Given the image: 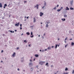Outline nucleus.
Listing matches in <instances>:
<instances>
[{"mask_svg": "<svg viewBox=\"0 0 74 74\" xmlns=\"http://www.w3.org/2000/svg\"><path fill=\"white\" fill-rule=\"evenodd\" d=\"M45 63V62H43V61H40L39 62V64H41V65H43L44 64V63Z\"/></svg>", "mask_w": 74, "mask_h": 74, "instance_id": "1", "label": "nucleus"}, {"mask_svg": "<svg viewBox=\"0 0 74 74\" xmlns=\"http://www.w3.org/2000/svg\"><path fill=\"white\" fill-rule=\"evenodd\" d=\"M29 66L31 67L33 66V63L32 62H29Z\"/></svg>", "mask_w": 74, "mask_h": 74, "instance_id": "2", "label": "nucleus"}, {"mask_svg": "<svg viewBox=\"0 0 74 74\" xmlns=\"http://www.w3.org/2000/svg\"><path fill=\"white\" fill-rule=\"evenodd\" d=\"M46 22L47 23L46 25V27H48V26H49V25H48V24H49V23H50V22L47 21Z\"/></svg>", "mask_w": 74, "mask_h": 74, "instance_id": "3", "label": "nucleus"}, {"mask_svg": "<svg viewBox=\"0 0 74 74\" xmlns=\"http://www.w3.org/2000/svg\"><path fill=\"white\" fill-rule=\"evenodd\" d=\"M73 0H72L70 1V5L71 6H72V5H73Z\"/></svg>", "mask_w": 74, "mask_h": 74, "instance_id": "4", "label": "nucleus"}, {"mask_svg": "<svg viewBox=\"0 0 74 74\" xmlns=\"http://www.w3.org/2000/svg\"><path fill=\"white\" fill-rule=\"evenodd\" d=\"M31 35H32V36H30V37H31V38H33L34 37V35L33 34V32H31Z\"/></svg>", "mask_w": 74, "mask_h": 74, "instance_id": "5", "label": "nucleus"}, {"mask_svg": "<svg viewBox=\"0 0 74 74\" xmlns=\"http://www.w3.org/2000/svg\"><path fill=\"white\" fill-rule=\"evenodd\" d=\"M16 23V24H15V26L18 27L19 25V23Z\"/></svg>", "mask_w": 74, "mask_h": 74, "instance_id": "6", "label": "nucleus"}, {"mask_svg": "<svg viewBox=\"0 0 74 74\" xmlns=\"http://www.w3.org/2000/svg\"><path fill=\"white\" fill-rule=\"evenodd\" d=\"M39 6V5H38V4H37L35 6H34V8H36V7L37 9H38V6Z\"/></svg>", "mask_w": 74, "mask_h": 74, "instance_id": "7", "label": "nucleus"}, {"mask_svg": "<svg viewBox=\"0 0 74 74\" xmlns=\"http://www.w3.org/2000/svg\"><path fill=\"white\" fill-rule=\"evenodd\" d=\"M40 16H42V15H44V13L42 12H40Z\"/></svg>", "mask_w": 74, "mask_h": 74, "instance_id": "8", "label": "nucleus"}, {"mask_svg": "<svg viewBox=\"0 0 74 74\" xmlns=\"http://www.w3.org/2000/svg\"><path fill=\"white\" fill-rule=\"evenodd\" d=\"M21 59H23L22 60H21V62H22V63H23V62L24 61V57H23L22 58H21Z\"/></svg>", "mask_w": 74, "mask_h": 74, "instance_id": "9", "label": "nucleus"}, {"mask_svg": "<svg viewBox=\"0 0 74 74\" xmlns=\"http://www.w3.org/2000/svg\"><path fill=\"white\" fill-rule=\"evenodd\" d=\"M15 54H16V53H15V52L13 53V54L12 55V56H13V57L15 56Z\"/></svg>", "mask_w": 74, "mask_h": 74, "instance_id": "10", "label": "nucleus"}, {"mask_svg": "<svg viewBox=\"0 0 74 74\" xmlns=\"http://www.w3.org/2000/svg\"><path fill=\"white\" fill-rule=\"evenodd\" d=\"M69 9H69V8L68 7H66V9H65V10H69Z\"/></svg>", "mask_w": 74, "mask_h": 74, "instance_id": "11", "label": "nucleus"}, {"mask_svg": "<svg viewBox=\"0 0 74 74\" xmlns=\"http://www.w3.org/2000/svg\"><path fill=\"white\" fill-rule=\"evenodd\" d=\"M36 22V18H34V22Z\"/></svg>", "mask_w": 74, "mask_h": 74, "instance_id": "12", "label": "nucleus"}, {"mask_svg": "<svg viewBox=\"0 0 74 74\" xmlns=\"http://www.w3.org/2000/svg\"><path fill=\"white\" fill-rule=\"evenodd\" d=\"M33 69H34V68H31L30 69V70L31 71H33Z\"/></svg>", "mask_w": 74, "mask_h": 74, "instance_id": "13", "label": "nucleus"}, {"mask_svg": "<svg viewBox=\"0 0 74 74\" xmlns=\"http://www.w3.org/2000/svg\"><path fill=\"white\" fill-rule=\"evenodd\" d=\"M61 20L63 22L64 21H66V19H65V18H62L61 19Z\"/></svg>", "mask_w": 74, "mask_h": 74, "instance_id": "14", "label": "nucleus"}, {"mask_svg": "<svg viewBox=\"0 0 74 74\" xmlns=\"http://www.w3.org/2000/svg\"><path fill=\"white\" fill-rule=\"evenodd\" d=\"M0 8H2V7H3V6H2V4H1V3H0Z\"/></svg>", "mask_w": 74, "mask_h": 74, "instance_id": "15", "label": "nucleus"}, {"mask_svg": "<svg viewBox=\"0 0 74 74\" xmlns=\"http://www.w3.org/2000/svg\"><path fill=\"white\" fill-rule=\"evenodd\" d=\"M35 56L36 58H37V57H38V54H35Z\"/></svg>", "mask_w": 74, "mask_h": 74, "instance_id": "16", "label": "nucleus"}, {"mask_svg": "<svg viewBox=\"0 0 74 74\" xmlns=\"http://www.w3.org/2000/svg\"><path fill=\"white\" fill-rule=\"evenodd\" d=\"M47 49L48 50H50V49H51V47H49L47 48Z\"/></svg>", "mask_w": 74, "mask_h": 74, "instance_id": "17", "label": "nucleus"}, {"mask_svg": "<svg viewBox=\"0 0 74 74\" xmlns=\"http://www.w3.org/2000/svg\"><path fill=\"white\" fill-rule=\"evenodd\" d=\"M46 66H47V67H49V65H48V63L47 62L46 64H45Z\"/></svg>", "mask_w": 74, "mask_h": 74, "instance_id": "18", "label": "nucleus"}, {"mask_svg": "<svg viewBox=\"0 0 74 74\" xmlns=\"http://www.w3.org/2000/svg\"><path fill=\"white\" fill-rule=\"evenodd\" d=\"M26 34H27V36H29L30 35V33L29 32H27L26 33Z\"/></svg>", "mask_w": 74, "mask_h": 74, "instance_id": "19", "label": "nucleus"}, {"mask_svg": "<svg viewBox=\"0 0 74 74\" xmlns=\"http://www.w3.org/2000/svg\"><path fill=\"white\" fill-rule=\"evenodd\" d=\"M71 32H72V31H71V30H70L69 31V34H71Z\"/></svg>", "mask_w": 74, "mask_h": 74, "instance_id": "20", "label": "nucleus"}, {"mask_svg": "<svg viewBox=\"0 0 74 74\" xmlns=\"http://www.w3.org/2000/svg\"><path fill=\"white\" fill-rule=\"evenodd\" d=\"M44 2H45V3H44V5L45 6H46V5H47V3H46V2H45V1H44Z\"/></svg>", "mask_w": 74, "mask_h": 74, "instance_id": "21", "label": "nucleus"}, {"mask_svg": "<svg viewBox=\"0 0 74 74\" xmlns=\"http://www.w3.org/2000/svg\"><path fill=\"white\" fill-rule=\"evenodd\" d=\"M70 9L71 10H74V8H73L72 7L70 8Z\"/></svg>", "mask_w": 74, "mask_h": 74, "instance_id": "22", "label": "nucleus"}, {"mask_svg": "<svg viewBox=\"0 0 74 74\" xmlns=\"http://www.w3.org/2000/svg\"><path fill=\"white\" fill-rule=\"evenodd\" d=\"M63 8L62 7H61V8L60 9V10H62L63 9Z\"/></svg>", "mask_w": 74, "mask_h": 74, "instance_id": "23", "label": "nucleus"}, {"mask_svg": "<svg viewBox=\"0 0 74 74\" xmlns=\"http://www.w3.org/2000/svg\"><path fill=\"white\" fill-rule=\"evenodd\" d=\"M71 45L73 46L74 45V43L73 42H72L71 43Z\"/></svg>", "mask_w": 74, "mask_h": 74, "instance_id": "24", "label": "nucleus"}, {"mask_svg": "<svg viewBox=\"0 0 74 74\" xmlns=\"http://www.w3.org/2000/svg\"><path fill=\"white\" fill-rule=\"evenodd\" d=\"M68 70V68H66L65 69V71H67Z\"/></svg>", "mask_w": 74, "mask_h": 74, "instance_id": "25", "label": "nucleus"}, {"mask_svg": "<svg viewBox=\"0 0 74 74\" xmlns=\"http://www.w3.org/2000/svg\"><path fill=\"white\" fill-rule=\"evenodd\" d=\"M58 47V45H56L55 48L56 49L57 48V47Z\"/></svg>", "mask_w": 74, "mask_h": 74, "instance_id": "26", "label": "nucleus"}, {"mask_svg": "<svg viewBox=\"0 0 74 74\" xmlns=\"http://www.w3.org/2000/svg\"><path fill=\"white\" fill-rule=\"evenodd\" d=\"M67 17V15L65 14L64 15V17Z\"/></svg>", "mask_w": 74, "mask_h": 74, "instance_id": "27", "label": "nucleus"}, {"mask_svg": "<svg viewBox=\"0 0 74 74\" xmlns=\"http://www.w3.org/2000/svg\"><path fill=\"white\" fill-rule=\"evenodd\" d=\"M60 11H61V10H60V9H58L57 10L58 12H59Z\"/></svg>", "mask_w": 74, "mask_h": 74, "instance_id": "28", "label": "nucleus"}, {"mask_svg": "<svg viewBox=\"0 0 74 74\" xmlns=\"http://www.w3.org/2000/svg\"><path fill=\"white\" fill-rule=\"evenodd\" d=\"M24 42L26 43L27 42V41H26V40H25L24 41Z\"/></svg>", "mask_w": 74, "mask_h": 74, "instance_id": "29", "label": "nucleus"}, {"mask_svg": "<svg viewBox=\"0 0 74 74\" xmlns=\"http://www.w3.org/2000/svg\"><path fill=\"white\" fill-rule=\"evenodd\" d=\"M4 6H5V7H7V4L5 3L4 5Z\"/></svg>", "mask_w": 74, "mask_h": 74, "instance_id": "30", "label": "nucleus"}, {"mask_svg": "<svg viewBox=\"0 0 74 74\" xmlns=\"http://www.w3.org/2000/svg\"><path fill=\"white\" fill-rule=\"evenodd\" d=\"M68 73H65L64 72L63 74H67Z\"/></svg>", "mask_w": 74, "mask_h": 74, "instance_id": "31", "label": "nucleus"}, {"mask_svg": "<svg viewBox=\"0 0 74 74\" xmlns=\"http://www.w3.org/2000/svg\"><path fill=\"white\" fill-rule=\"evenodd\" d=\"M67 46V45H65V48H66Z\"/></svg>", "mask_w": 74, "mask_h": 74, "instance_id": "32", "label": "nucleus"}, {"mask_svg": "<svg viewBox=\"0 0 74 74\" xmlns=\"http://www.w3.org/2000/svg\"><path fill=\"white\" fill-rule=\"evenodd\" d=\"M34 27V25L33 26H30V27Z\"/></svg>", "mask_w": 74, "mask_h": 74, "instance_id": "33", "label": "nucleus"}, {"mask_svg": "<svg viewBox=\"0 0 74 74\" xmlns=\"http://www.w3.org/2000/svg\"><path fill=\"white\" fill-rule=\"evenodd\" d=\"M9 32H10V33H12V31H10V30H9Z\"/></svg>", "mask_w": 74, "mask_h": 74, "instance_id": "34", "label": "nucleus"}, {"mask_svg": "<svg viewBox=\"0 0 74 74\" xmlns=\"http://www.w3.org/2000/svg\"><path fill=\"white\" fill-rule=\"evenodd\" d=\"M67 37H66V38L65 39V40L66 41V40H67Z\"/></svg>", "mask_w": 74, "mask_h": 74, "instance_id": "35", "label": "nucleus"}, {"mask_svg": "<svg viewBox=\"0 0 74 74\" xmlns=\"http://www.w3.org/2000/svg\"><path fill=\"white\" fill-rule=\"evenodd\" d=\"M30 62H33V60H31V59H30L29 60Z\"/></svg>", "mask_w": 74, "mask_h": 74, "instance_id": "36", "label": "nucleus"}, {"mask_svg": "<svg viewBox=\"0 0 74 74\" xmlns=\"http://www.w3.org/2000/svg\"><path fill=\"white\" fill-rule=\"evenodd\" d=\"M72 73H73V74H74V70H73V72H72Z\"/></svg>", "mask_w": 74, "mask_h": 74, "instance_id": "37", "label": "nucleus"}, {"mask_svg": "<svg viewBox=\"0 0 74 74\" xmlns=\"http://www.w3.org/2000/svg\"><path fill=\"white\" fill-rule=\"evenodd\" d=\"M22 24H20V27H22Z\"/></svg>", "mask_w": 74, "mask_h": 74, "instance_id": "38", "label": "nucleus"}, {"mask_svg": "<svg viewBox=\"0 0 74 74\" xmlns=\"http://www.w3.org/2000/svg\"><path fill=\"white\" fill-rule=\"evenodd\" d=\"M22 27H20V30H22Z\"/></svg>", "mask_w": 74, "mask_h": 74, "instance_id": "39", "label": "nucleus"}, {"mask_svg": "<svg viewBox=\"0 0 74 74\" xmlns=\"http://www.w3.org/2000/svg\"><path fill=\"white\" fill-rule=\"evenodd\" d=\"M3 52H4V51L3 50H2L1 51V53H3Z\"/></svg>", "mask_w": 74, "mask_h": 74, "instance_id": "40", "label": "nucleus"}, {"mask_svg": "<svg viewBox=\"0 0 74 74\" xmlns=\"http://www.w3.org/2000/svg\"><path fill=\"white\" fill-rule=\"evenodd\" d=\"M73 40V39L72 38H71L70 39H69V40Z\"/></svg>", "mask_w": 74, "mask_h": 74, "instance_id": "41", "label": "nucleus"}, {"mask_svg": "<svg viewBox=\"0 0 74 74\" xmlns=\"http://www.w3.org/2000/svg\"><path fill=\"white\" fill-rule=\"evenodd\" d=\"M19 49V47H17V49Z\"/></svg>", "mask_w": 74, "mask_h": 74, "instance_id": "42", "label": "nucleus"}, {"mask_svg": "<svg viewBox=\"0 0 74 74\" xmlns=\"http://www.w3.org/2000/svg\"><path fill=\"white\" fill-rule=\"evenodd\" d=\"M56 7H55V8H53L54 10H56Z\"/></svg>", "mask_w": 74, "mask_h": 74, "instance_id": "43", "label": "nucleus"}, {"mask_svg": "<svg viewBox=\"0 0 74 74\" xmlns=\"http://www.w3.org/2000/svg\"><path fill=\"white\" fill-rule=\"evenodd\" d=\"M59 5H57V7H59Z\"/></svg>", "mask_w": 74, "mask_h": 74, "instance_id": "44", "label": "nucleus"}, {"mask_svg": "<svg viewBox=\"0 0 74 74\" xmlns=\"http://www.w3.org/2000/svg\"><path fill=\"white\" fill-rule=\"evenodd\" d=\"M54 47V46H52V47H51V48H53Z\"/></svg>", "mask_w": 74, "mask_h": 74, "instance_id": "45", "label": "nucleus"}, {"mask_svg": "<svg viewBox=\"0 0 74 74\" xmlns=\"http://www.w3.org/2000/svg\"><path fill=\"white\" fill-rule=\"evenodd\" d=\"M44 7H45V6H43V7H42V9L44 8Z\"/></svg>", "mask_w": 74, "mask_h": 74, "instance_id": "46", "label": "nucleus"}, {"mask_svg": "<svg viewBox=\"0 0 74 74\" xmlns=\"http://www.w3.org/2000/svg\"><path fill=\"white\" fill-rule=\"evenodd\" d=\"M5 47H7V45H5Z\"/></svg>", "mask_w": 74, "mask_h": 74, "instance_id": "47", "label": "nucleus"}, {"mask_svg": "<svg viewBox=\"0 0 74 74\" xmlns=\"http://www.w3.org/2000/svg\"><path fill=\"white\" fill-rule=\"evenodd\" d=\"M17 70H18V71H19L20 70H19V68H18V69H17Z\"/></svg>", "mask_w": 74, "mask_h": 74, "instance_id": "48", "label": "nucleus"}, {"mask_svg": "<svg viewBox=\"0 0 74 74\" xmlns=\"http://www.w3.org/2000/svg\"><path fill=\"white\" fill-rule=\"evenodd\" d=\"M3 36H5V35L4 34H3Z\"/></svg>", "mask_w": 74, "mask_h": 74, "instance_id": "49", "label": "nucleus"}, {"mask_svg": "<svg viewBox=\"0 0 74 74\" xmlns=\"http://www.w3.org/2000/svg\"><path fill=\"white\" fill-rule=\"evenodd\" d=\"M44 50H42V52H44Z\"/></svg>", "mask_w": 74, "mask_h": 74, "instance_id": "50", "label": "nucleus"}, {"mask_svg": "<svg viewBox=\"0 0 74 74\" xmlns=\"http://www.w3.org/2000/svg\"><path fill=\"white\" fill-rule=\"evenodd\" d=\"M42 38H44V36H42Z\"/></svg>", "mask_w": 74, "mask_h": 74, "instance_id": "51", "label": "nucleus"}, {"mask_svg": "<svg viewBox=\"0 0 74 74\" xmlns=\"http://www.w3.org/2000/svg\"><path fill=\"white\" fill-rule=\"evenodd\" d=\"M5 8V6H4L3 7V8Z\"/></svg>", "mask_w": 74, "mask_h": 74, "instance_id": "52", "label": "nucleus"}, {"mask_svg": "<svg viewBox=\"0 0 74 74\" xmlns=\"http://www.w3.org/2000/svg\"><path fill=\"white\" fill-rule=\"evenodd\" d=\"M29 16L27 17V19H28V18H29Z\"/></svg>", "mask_w": 74, "mask_h": 74, "instance_id": "53", "label": "nucleus"}, {"mask_svg": "<svg viewBox=\"0 0 74 74\" xmlns=\"http://www.w3.org/2000/svg\"><path fill=\"white\" fill-rule=\"evenodd\" d=\"M47 49H46L45 50V51H47Z\"/></svg>", "mask_w": 74, "mask_h": 74, "instance_id": "54", "label": "nucleus"}, {"mask_svg": "<svg viewBox=\"0 0 74 74\" xmlns=\"http://www.w3.org/2000/svg\"><path fill=\"white\" fill-rule=\"evenodd\" d=\"M14 31H15V32H17V30H14Z\"/></svg>", "mask_w": 74, "mask_h": 74, "instance_id": "55", "label": "nucleus"}, {"mask_svg": "<svg viewBox=\"0 0 74 74\" xmlns=\"http://www.w3.org/2000/svg\"><path fill=\"white\" fill-rule=\"evenodd\" d=\"M45 34L44 33L43 34V36H45Z\"/></svg>", "mask_w": 74, "mask_h": 74, "instance_id": "56", "label": "nucleus"}, {"mask_svg": "<svg viewBox=\"0 0 74 74\" xmlns=\"http://www.w3.org/2000/svg\"><path fill=\"white\" fill-rule=\"evenodd\" d=\"M42 51V50H41V49H40V52H41Z\"/></svg>", "mask_w": 74, "mask_h": 74, "instance_id": "57", "label": "nucleus"}, {"mask_svg": "<svg viewBox=\"0 0 74 74\" xmlns=\"http://www.w3.org/2000/svg\"><path fill=\"white\" fill-rule=\"evenodd\" d=\"M53 67V65H51V67Z\"/></svg>", "mask_w": 74, "mask_h": 74, "instance_id": "58", "label": "nucleus"}, {"mask_svg": "<svg viewBox=\"0 0 74 74\" xmlns=\"http://www.w3.org/2000/svg\"><path fill=\"white\" fill-rule=\"evenodd\" d=\"M35 60V58H34V59L33 61H34Z\"/></svg>", "mask_w": 74, "mask_h": 74, "instance_id": "59", "label": "nucleus"}, {"mask_svg": "<svg viewBox=\"0 0 74 74\" xmlns=\"http://www.w3.org/2000/svg\"><path fill=\"white\" fill-rule=\"evenodd\" d=\"M57 46L58 47H59V45H57Z\"/></svg>", "mask_w": 74, "mask_h": 74, "instance_id": "60", "label": "nucleus"}, {"mask_svg": "<svg viewBox=\"0 0 74 74\" xmlns=\"http://www.w3.org/2000/svg\"><path fill=\"white\" fill-rule=\"evenodd\" d=\"M27 1H24V3H26Z\"/></svg>", "mask_w": 74, "mask_h": 74, "instance_id": "61", "label": "nucleus"}, {"mask_svg": "<svg viewBox=\"0 0 74 74\" xmlns=\"http://www.w3.org/2000/svg\"><path fill=\"white\" fill-rule=\"evenodd\" d=\"M23 71H24V72L25 71V70H23Z\"/></svg>", "mask_w": 74, "mask_h": 74, "instance_id": "62", "label": "nucleus"}, {"mask_svg": "<svg viewBox=\"0 0 74 74\" xmlns=\"http://www.w3.org/2000/svg\"><path fill=\"white\" fill-rule=\"evenodd\" d=\"M28 46H29V47H30V45H29Z\"/></svg>", "mask_w": 74, "mask_h": 74, "instance_id": "63", "label": "nucleus"}, {"mask_svg": "<svg viewBox=\"0 0 74 74\" xmlns=\"http://www.w3.org/2000/svg\"><path fill=\"white\" fill-rule=\"evenodd\" d=\"M38 37H40V35H38Z\"/></svg>", "mask_w": 74, "mask_h": 74, "instance_id": "64", "label": "nucleus"}]
</instances>
